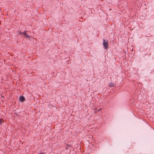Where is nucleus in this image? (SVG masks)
<instances>
[{"label": "nucleus", "mask_w": 154, "mask_h": 154, "mask_svg": "<svg viewBox=\"0 0 154 154\" xmlns=\"http://www.w3.org/2000/svg\"><path fill=\"white\" fill-rule=\"evenodd\" d=\"M103 45L105 49H106L108 47V42L107 40L103 39Z\"/></svg>", "instance_id": "f03ea898"}, {"label": "nucleus", "mask_w": 154, "mask_h": 154, "mask_svg": "<svg viewBox=\"0 0 154 154\" xmlns=\"http://www.w3.org/2000/svg\"><path fill=\"white\" fill-rule=\"evenodd\" d=\"M19 99L21 102H23L25 100V98L22 95L20 96Z\"/></svg>", "instance_id": "7ed1b4c3"}, {"label": "nucleus", "mask_w": 154, "mask_h": 154, "mask_svg": "<svg viewBox=\"0 0 154 154\" xmlns=\"http://www.w3.org/2000/svg\"><path fill=\"white\" fill-rule=\"evenodd\" d=\"M109 86L112 87H114V85L112 83H110L109 84Z\"/></svg>", "instance_id": "20e7f679"}, {"label": "nucleus", "mask_w": 154, "mask_h": 154, "mask_svg": "<svg viewBox=\"0 0 154 154\" xmlns=\"http://www.w3.org/2000/svg\"><path fill=\"white\" fill-rule=\"evenodd\" d=\"M23 35V36L27 38H31V36L29 35L28 33H27L26 31L24 32H20Z\"/></svg>", "instance_id": "f257e3e1"}, {"label": "nucleus", "mask_w": 154, "mask_h": 154, "mask_svg": "<svg viewBox=\"0 0 154 154\" xmlns=\"http://www.w3.org/2000/svg\"><path fill=\"white\" fill-rule=\"evenodd\" d=\"M4 122L1 119H0V124H1Z\"/></svg>", "instance_id": "39448f33"}]
</instances>
